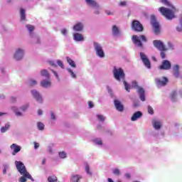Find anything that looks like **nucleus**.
Listing matches in <instances>:
<instances>
[{
	"mask_svg": "<svg viewBox=\"0 0 182 182\" xmlns=\"http://www.w3.org/2000/svg\"><path fill=\"white\" fill-rule=\"evenodd\" d=\"M173 75L175 77H180V71H173Z\"/></svg>",
	"mask_w": 182,
	"mask_h": 182,
	"instance_id": "09e8293b",
	"label": "nucleus"
},
{
	"mask_svg": "<svg viewBox=\"0 0 182 182\" xmlns=\"http://www.w3.org/2000/svg\"><path fill=\"white\" fill-rule=\"evenodd\" d=\"M107 181H108V182H114L113 180H112V178H109L107 179Z\"/></svg>",
	"mask_w": 182,
	"mask_h": 182,
	"instance_id": "774afa93",
	"label": "nucleus"
},
{
	"mask_svg": "<svg viewBox=\"0 0 182 182\" xmlns=\"http://www.w3.org/2000/svg\"><path fill=\"white\" fill-rule=\"evenodd\" d=\"M95 11H94V14L95 15H99V14H100V8H94Z\"/></svg>",
	"mask_w": 182,
	"mask_h": 182,
	"instance_id": "49530a36",
	"label": "nucleus"
},
{
	"mask_svg": "<svg viewBox=\"0 0 182 182\" xmlns=\"http://www.w3.org/2000/svg\"><path fill=\"white\" fill-rule=\"evenodd\" d=\"M141 59L146 68L147 69H150L151 68V64L150 63V60L147 58V55H144V53H140Z\"/></svg>",
	"mask_w": 182,
	"mask_h": 182,
	"instance_id": "9b49d317",
	"label": "nucleus"
},
{
	"mask_svg": "<svg viewBox=\"0 0 182 182\" xmlns=\"http://www.w3.org/2000/svg\"><path fill=\"white\" fill-rule=\"evenodd\" d=\"M23 56H25V49L23 48H17L15 49L13 59L19 62L23 59Z\"/></svg>",
	"mask_w": 182,
	"mask_h": 182,
	"instance_id": "39448f33",
	"label": "nucleus"
},
{
	"mask_svg": "<svg viewBox=\"0 0 182 182\" xmlns=\"http://www.w3.org/2000/svg\"><path fill=\"white\" fill-rule=\"evenodd\" d=\"M164 52H166V50L161 51V57L162 59L166 58V53Z\"/></svg>",
	"mask_w": 182,
	"mask_h": 182,
	"instance_id": "8fccbe9b",
	"label": "nucleus"
},
{
	"mask_svg": "<svg viewBox=\"0 0 182 182\" xmlns=\"http://www.w3.org/2000/svg\"><path fill=\"white\" fill-rule=\"evenodd\" d=\"M132 87H134L135 89H136V92L139 96L140 100H141V102H145L146 101V95H144V93H145L144 88H143L141 87H139V85L137 84V82H136V81H133L132 82Z\"/></svg>",
	"mask_w": 182,
	"mask_h": 182,
	"instance_id": "20e7f679",
	"label": "nucleus"
},
{
	"mask_svg": "<svg viewBox=\"0 0 182 182\" xmlns=\"http://www.w3.org/2000/svg\"><path fill=\"white\" fill-rule=\"evenodd\" d=\"M119 5H120L121 6H126V1H121V2L119 3Z\"/></svg>",
	"mask_w": 182,
	"mask_h": 182,
	"instance_id": "e2e57ef3",
	"label": "nucleus"
},
{
	"mask_svg": "<svg viewBox=\"0 0 182 182\" xmlns=\"http://www.w3.org/2000/svg\"><path fill=\"white\" fill-rule=\"evenodd\" d=\"M125 177H127V178H130V173H127Z\"/></svg>",
	"mask_w": 182,
	"mask_h": 182,
	"instance_id": "338daca9",
	"label": "nucleus"
},
{
	"mask_svg": "<svg viewBox=\"0 0 182 182\" xmlns=\"http://www.w3.org/2000/svg\"><path fill=\"white\" fill-rule=\"evenodd\" d=\"M143 116V113L140 111H137L135 113L133 114L132 117H131L132 122H136L139 120Z\"/></svg>",
	"mask_w": 182,
	"mask_h": 182,
	"instance_id": "5701e85b",
	"label": "nucleus"
},
{
	"mask_svg": "<svg viewBox=\"0 0 182 182\" xmlns=\"http://www.w3.org/2000/svg\"><path fill=\"white\" fill-rule=\"evenodd\" d=\"M10 149L12 151L11 153L12 156H16L17 153H19V151L22 150V147L21 146H18L16 144H12L10 146Z\"/></svg>",
	"mask_w": 182,
	"mask_h": 182,
	"instance_id": "f8f14e48",
	"label": "nucleus"
},
{
	"mask_svg": "<svg viewBox=\"0 0 182 182\" xmlns=\"http://www.w3.org/2000/svg\"><path fill=\"white\" fill-rule=\"evenodd\" d=\"M153 43H154V46L161 52H163V50H167V49L166 48V46H164V43H162L161 41L155 40L153 41Z\"/></svg>",
	"mask_w": 182,
	"mask_h": 182,
	"instance_id": "9d476101",
	"label": "nucleus"
},
{
	"mask_svg": "<svg viewBox=\"0 0 182 182\" xmlns=\"http://www.w3.org/2000/svg\"><path fill=\"white\" fill-rule=\"evenodd\" d=\"M6 132H8V129L5 127H2L1 128V133H5Z\"/></svg>",
	"mask_w": 182,
	"mask_h": 182,
	"instance_id": "603ef678",
	"label": "nucleus"
},
{
	"mask_svg": "<svg viewBox=\"0 0 182 182\" xmlns=\"http://www.w3.org/2000/svg\"><path fill=\"white\" fill-rule=\"evenodd\" d=\"M41 76L46 77V79H49V73H48V70H41Z\"/></svg>",
	"mask_w": 182,
	"mask_h": 182,
	"instance_id": "2f4dec72",
	"label": "nucleus"
},
{
	"mask_svg": "<svg viewBox=\"0 0 182 182\" xmlns=\"http://www.w3.org/2000/svg\"><path fill=\"white\" fill-rule=\"evenodd\" d=\"M180 69V67L178 65H176L173 67V72H177Z\"/></svg>",
	"mask_w": 182,
	"mask_h": 182,
	"instance_id": "de8ad7c7",
	"label": "nucleus"
},
{
	"mask_svg": "<svg viewBox=\"0 0 182 182\" xmlns=\"http://www.w3.org/2000/svg\"><path fill=\"white\" fill-rule=\"evenodd\" d=\"M167 46L168 47H166V50H174V44L171 41L167 43Z\"/></svg>",
	"mask_w": 182,
	"mask_h": 182,
	"instance_id": "c85d7f7f",
	"label": "nucleus"
},
{
	"mask_svg": "<svg viewBox=\"0 0 182 182\" xmlns=\"http://www.w3.org/2000/svg\"><path fill=\"white\" fill-rule=\"evenodd\" d=\"M73 36L75 42H83V41H85V37L81 33H74L73 34Z\"/></svg>",
	"mask_w": 182,
	"mask_h": 182,
	"instance_id": "6ab92c4d",
	"label": "nucleus"
},
{
	"mask_svg": "<svg viewBox=\"0 0 182 182\" xmlns=\"http://www.w3.org/2000/svg\"><path fill=\"white\" fill-rule=\"evenodd\" d=\"M57 65L60 66L62 69H65V65H63V63L60 60H57Z\"/></svg>",
	"mask_w": 182,
	"mask_h": 182,
	"instance_id": "37998d69",
	"label": "nucleus"
},
{
	"mask_svg": "<svg viewBox=\"0 0 182 182\" xmlns=\"http://www.w3.org/2000/svg\"><path fill=\"white\" fill-rule=\"evenodd\" d=\"M142 42H146L147 39L146 38V36H132V42L135 45V46H137L138 48H141L143 46Z\"/></svg>",
	"mask_w": 182,
	"mask_h": 182,
	"instance_id": "0eeeda50",
	"label": "nucleus"
},
{
	"mask_svg": "<svg viewBox=\"0 0 182 182\" xmlns=\"http://www.w3.org/2000/svg\"><path fill=\"white\" fill-rule=\"evenodd\" d=\"M112 73L114 75V79H116L117 82H123L125 90H127V92H130V89H132V87L126 82V80H124L126 77V74H124V71L123 70V69L114 67Z\"/></svg>",
	"mask_w": 182,
	"mask_h": 182,
	"instance_id": "f03ea898",
	"label": "nucleus"
},
{
	"mask_svg": "<svg viewBox=\"0 0 182 182\" xmlns=\"http://www.w3.org/2000/svg\"><path fill=\"white\" fill-rule=\"evenodd\" d=\"M36 80H30L29 82H28V85L30 86H35L36 85Z\"/></svg>",
	"mask_w": 182,
	"mask_h": 182,
	"instance_id": "c03bdc74",
	"label": "nucleus"
},
{
	"mask_svg": "<svg viewBox=\"0 0 182 182\" xmlns=\"http://www.w3.org/2000/svg\"><path fill=\"white\" fill-rule=\"evenodd\" d=\"M164 5H167V6H169V8L166 7H160L159 9V12H161V15L163 16H165L166 19L168 21H171V19H174L176 18V16L174 15L176 12V8L173 6L171 4H170V2H168L167 0H160Z\"/></svg>",
	"mask_w": 182,
	"mask_h": 182,
	"instance_id": "f257e3e1",
	"label": "nucleus"
},
{
	"mask_svg": "<svg viewBox=\"0 0 182 182\" xmlns=\"http://www.w3.org/2000/svg\"><path fill=\"white\" fill-rule=\"evenodd\" d=\"M11 110L15 112L16 116L21 117L22 116V112L18 111V107H11Z\"/></svg>",
	"mask_w": 182,
	"mask_h": 182,
	"instance_id": "7c9ffc66",
	"label": "nucleus"
},
{
	"mask_svg": "<svg viewBox=\"0 0 182 182\" xmlns=\"http://www.w3.org/2000/svg\"><path fill=\"white\" fill-rule=\"evenodd\" d=\"M139 105V102H134V107H137Z\"/></svg>",
	"mask_w": 182,
	"mask_h": 182,
	"instance_id": "69168bd1",
	"label": "nucleus"
},
{
	"mask_svg": "<svg viewBox=\"0 0 182 182\" xmlns=\"http://www.w3.org/2000/svg\"><path fill=\"white\" fill-rule=\"evenodd\" d=\"M67 62H68V65H70V66H71V68H76V63L70 58L67 57Z\"/></svg>",
	"mask_w": 182,
	"mask_h": 182,
	"instance_id": "bb28decb",
	"label": "nucleus"
},
{
	"mask_svg": "<svg viewBox=\"0 0 182 182\" xmlns=\"http://www.w3.org/2000/svg\"><path fill=\"white\" fill-rule=\"evenodd\" d=\"M93 48L95 52V55H97L98 58H100L101 59L105 58V51L103 50V46H102V44L97 42H94Z\"/></svg>",
	"mask_w": 182,
	"mask_h": 182,
	"instance_id": "423d86ee",
	"label": "nucleus"
},
{
	"mask_svg": "<svg viewBox=\"0 0 182 182\" xmlns=\"http://www.w3.org/2000/svg\"><path fill=\"white\" fill-rule=\"evenodd\" d=\"M43 112L42 111V109H38V116H42Z\"/></svg>",
	"mask_w": 182,
	"mask_h": 182,
	"instance_id": "052dcab7",
	"label": "nucleus"
},
{
	"mask_svg": "<svg viewBox=\"0 0 182 182\" xmlns=\"http://www.w3.org/2000/svg\"><path fill=\"white\" fill-rule=\"evenodd\" d=\"M178 95L182 97V91L179 90L178 92L177 91H173L171 93V100H172V102H176V100H177V96H178Z\"/></svg>",
	"mask_w": 182,
	"mask_h": 182,
	"instance_id": "4be33fe9",
	"label": "nucleus"
},
{
	"mask_svg": "<svg viewBox=\"0 0 182 182\" xmlns=\"http://www.w3.org/2000/svg\"><path fill=\"white\" fill-rule=\"evenodd\" d=\"M85 2L90 8H100V5L96 0H85Z\"/></svg>",
	"mask_w": 182,
	"mask_h": 182,
	"instance_id": "2eb2a0df",
	"label": "nucleus"
},
{
	"mask_svg": "<svg viewBox=\"0 0 182 182\" xmlns=\"http://www.w3.org/2000/svg\"><path fill=\"white\" fill-rule=\"evenodd\" d=\"M34 149L36 150V149H39V144L35 142L34 143Z\"/></svg>",
	"mask_w": 182,
	"mask_h": 182,
	"instance_id": "bf43d9fd",
	"label": "nucleus"
},
{
	"mask_svg": "<svg viewBox=\"0 0 182 182\" xmlns=\"http://www.w3.org/2000/svg\"><path fill=\"white\" fill-rule=\"evenodd\" d=\"M94 143L97 144V146H102V142L101 139H94Z\"/></svg>",
	"mask_w": 182,
	"mask_h": 182,
	"instance_id": "a19ab883",
	"label": "nucleus"
},
{
	"mask_svg": "<svg viewBox=\"0 0 182 182\" xmlns=\"http://www.w3.org/2000/svg\"><path fill=\"white\" fill-rule=\"evenodd\" d=\"M84 26H85L83 25V23L78 22L73 26V31L75 32H82L83 31Z\"/></svg>",
	"mask_w": 182,
	"mask_h": 182,
	"instance_id": "f3484780",
	"label": "nucleus"
},
{
	"mask_svg": "<svg viewBox=\"0 0 182 182\" xmlns=\"http://www.w3.org/2000/svg\"><path fill=\"white\" fill-rule=\"evenodd\" d=\"M26 28H27V31H28L31 36H32V32H33L35 27L31 24H28L26 26Z\"/></svg>",
	"mask_w": 182,
	"mask_h": 182,
	"instance_id": "cd10ccee",
	"label": "nucleus"
},
{
	"mask_svg": "<svg viewBox=\"0 0 182 182\" xmlns=\"http://www.w3.org/2000/svg\"><path fill=\"white\" fill-rule=\"evenodd\" d=\"M114 105L117 112H123L124 110V107L119 100H114Z\"/></svg>",
	"mask_w": 182,
	"mask_h": 182,
	"instance_id": "a211bd4d",
	"label": "nucleus"
},
{
	"mask_svg": "<svg viewBox=\"0 0 182 182\" xmlns=\"http://www.w3.org/2000/svg\"><path fill=\"white\" fill-rule=\"evenodd\" d=\"M112 173L114 176H120V169L119 168H114L112 169Z\"/></svg>",
	"mask_w": 182,
	"mask_h": 182,
	"instance_id": "ea45409f",
	"label": "nucleus"
},
{
	"mask_svg": "<svg viewBox=\"0 0 182 182\" xmlns=\"http://www.w3.org/2000/svg\"><path fill=\"white\" fill-rule=\"evenodd\" d=\"M177 32H182V16L179 19V25L176 28Z\"/></svg>",
	"mask_w": 182,
	"mask_h": 182,
	"instance_id": "c756f323",
	"label": "nucleus"
},
{
	"mask_svg": "<svg viewBox=\"0 0 182 182\" xmlns=\"http://www.w3.org/2000/svg\"><path fill=\"white\" fill-rule=\"evenodd\" d=\"M49 63L51 66H56V63H55V61H50Z\"/></svg>",
	"mask_w": 182,
	"mask_h": 182,
	"instance_id": "680f3d73",
	"label": "nucleus"
},
{
	"mask_svg": "<svg viewBox=\"0 0 182 182\" xmlns=\"http://www.w3.org/2000/svg\"><path fill=\"white\" fill-rule=\"evenodd\" d=\"M4 170H9V164H4Z\"/></svg>",
	"mask_w": 182,
	"mask_h": 182,
	"instance_id": "864d4df0",
	"label": "nucleus"
},
{
	"mask_svg": "<svg viewBox=\"0 0 182 182\" xmlns=\"http://www.w3.org/2000/svg\"><path fill=\"white\" fill-rule=\"evenodd\" d=\"M97 117L99 122H103L104 120H106V117H105V116H103L102 114H97Z\"/></svg>",
	"mask_w": 182,
	"mask_h": 182,
	"instance_id": "79ce46f5",
	"label": "nucleus"
},
{
	"mask_svg": "<svg viewBox=\"0 0 182 182\" xmlns=\"http://www.w3.org/2000/svg\"><path fill=\"white\" fill-rule=\"evenodd\" d=\"M60 33H62V35H63V36H68V33H69V30H68L67 28H62L60 30Z\"/></svg>",
	"mask_w": 182,
	"mask_h": 182,
	"instance_id": "e433bc0d",
	"label": "nucleus"
},
{
	"mask_svg": "<svg viewBox=\"0 0 182 182\" xmlns=\"http://www.w3.org/2000/svg\"><path fill=\"white\" fill-rule=\"evenodd\" d=\"M31 95L38 102V103H42L43 102V100L42 98V95L38 92L36 90H31Z\"/></svg>",
	"mask_w": 182,
	"mask_h": 182,
	"instance_id": "4468645a",
	"label": "nucleus"
},
{
	"mask_svg": "<svg viewBox=\"0 0 182 182\" xmlns=\"http://www.w3.org/2000/svg\"><path fill=\"white\" fill-rule=\"evenodd\" d=\"M48 182H58V178L55 176H50L48 178Z\"/></svg>",
	"mask_w": 182,
	"mask_h": 182,
	"instance_id": "473e14b6",
	"label": "nucleus"
},
{
	"mask_svg": "<svg viewBox=\"0 0 182 182\" xmlns=\"http://www.w3.org/2000/svg\"><path fill=\"white\" fill-rule=\"evenodd\" d=\"M67 70L68 73L70 75L71 77H73V79H76V74H75V73L73 72V70H72V69L67 68Z\"/></svg>",
	"mask_w": 182,
	"mask_h": 182,
	"instance_id": "c9c22d12",
	"label": "nucleus"
},
{
	"mask_svg": "<svg viewBox=\"0 0 182 182\" xmlns=\"http://www.w3.org/2000/svg\"><path fill=\"white\" fill-rule=\"evenodd\" d=\"M88 106H89L90 109L93 108V107H94V105H93V102H89V103H88Z\"/></svg>",
	"mask_w": 182,
	"mask_h": 182,
	"instance_id": "13d9d810",
	"label": "nucleus"
},
{
	"mask_svg": "<svg viewBox=\"0 0 182 182\" xmlns=\"http://www.w3.org/2000/svg\"><path fill=\"white\" fill-rule=\"evenodd\" d=\"M159 69L169 70V69H171V63L167 60H164L161 65H160Z\"/></svg>",
	"mask_w": 182,
	"mask_h": 182,
	"instance_id": "dca6fc26",
	"label": "nucleus"
},
{
	"mask_svg": "<svg viewBox=\"0 0 182 182\" xmlns=\"http://www.w3.org/2000/svg\"><path fill=\"white\" fill-rule=\"evenodd\" d=\"M37 127L38 130H43V129H45V124L41 122H39L37 123Z\"/></svg>",
	"mask_w": 182,
	"mask_h": 182,
	"instance_id": "4c0bfd02",
	"label": "nucleus"
},
{
	"mask_svg": "<svg viewBox=\"0 0 182 182\" xmlns=\"http://www.w3.org/2000/svg\"><path fill=\"white\" fill-rule=\"evenodd\" d=\"M41 86L44 87L45 89H48V87H50L52 86V82H50V78H46L45 80H41Z\"/></svg>",
	"mask_w": 182,
	"mask_h": 182,
	"instance_id": "aec40b11",
	"label": "nucleus"
},
{
	"mask_svg": "<svg viewBox=\"0 0 182 182\" xmlns=\"http://www.w3.org/2000/svg\"><path fill=\"white\" fill-rule=\"evenodd\" d=\"M167 82H168V80L166 77L156 79V83L158 87H161V86H166V85H167Z\"/></svg>",
	"mask_w": 182,
	"mask_h": 182,
	"instance_id": "ddd939ff",
	"label": "nucleus"
},
{
	"mask_svg": "<svg viewBox=\"0 0 182 182\" xmlns=\"http://www.w3.org/2000/svg\"><path fill=\"white\" fill-rule=\"evenodd\" d=\"M52 72L54 74V75L55 76L56 79H58V80H59V75H58V73H56L55 70H52Z\"/></svg>",
	"mask_w": 182,
	"mask_h": 182,
	"instance_id": "6e6d98bb",
	"label": "nucleus"
},
{
	"mask_svg": "<svg viewBox=\"0 0 182 182\" xmlns=\"http://www.w3.org/2000/svg\"><path fill=\"white\" fill-rule=\"evenodd\" d=\"M85 168L87 174H88V176H92V172L90 171V167L89 166V164H85Z\"/></svg>",
	"mask_w": 182,
	"mask_h": 182,
	"instance_id": "72a5a7b5",
	"label": "nucleus"
},
{
	"mask_svg": "<svg viewBox=\"0 0 182 182\" xmlns=\"http://www.w3.org/2000/svg\"><path fill=\"white\" fill-rule=\"evenodd\" d=\"M151 23L152 25L154 33H156V35L158 33H160V25L159 24V22L156 21V16H151Z\"/></svg>",
	"mask_w": 182,
	"mask_h": 182,
	"instance_id": "6e6552de",
	"label": "nucleus"
},
{
	"mask_svg": "<svg viewBox=\"0 0 182 182\" xmlns=\"http://www.w3.org/2000/svg\"><path fill=\"white\" fill-rule=\"evenodd\" d=\"M4 127H6V130H9V127H11V125L9 123H7L5 124Z\"/></svg>",
	"mask_w": 182,
	"mask_h": 182,
	"instance_id": "4d7b16f0",
	"label": "nucleus"
},
{
	"mask_svg": "<svg viewBox=\"0 0 182 182\" xmlns=\"http://www.w3.org/2000/svg\"><path fill=\"white\" fill-rule=\"evenodd\" d=\"M50 119L51 120H56V117L55 116V114H53V112L50 113Z\"/></svg>",
	"mask_w": 182,
	"mask_h": 182,
	"instance_id": "3c124183",
	"label": "nucleus"
},
{
	"mask_svg": "<svg viewBox=\"0 0 182 182\" xmlns=\"http://www.w3.org/2000/svg\"><path fill=\"white\" fill-rule=\"evenodd\" d=\"M28 109V105H23L21 107V109L23 111V112H25V110H26Z\"/></svg>",
	"mask_w": 182,
	"mask_h": 182,
	"instance_id": "5fc2aeb1",
	"label": "nucleus"
},
{
	"mask_svg": "<svg viewBox=\"0 0 182 182\" xmlns=\"http://www.w3.org/2000/svg\"><path fill=\"white\" fill-rule=\"evenodd\" d=\"M105 14H107V15H113V13L110 11H105Z\"/></svg>",
	"mask_w": 182,
	"mask_h": 182,
	"instance_id": "0e129e2a",
	"label": "nucleus"
},
{
	"mask_svg": "<svg viewBox=\"0 0 182 182\" xmlns=\"http://www.w3.org/2000/svg\"><path fill=\"white\" fill-rule=\"evenodd\" d=\"M82 178V176L80 175H73L70 178L71 182H79V180Z\"/></svg>",
	"mask_w": 182,
	"mask_h": 182,
	"instance_id": "393cba45",
	"label": "nucleus"
},
{
	"mask_svg": "<svg viewBox=\"0 0 182 182\" xmlns=\"http://www.w3.org/2000/svg\"><path fill=\"white\" fill-rule=\"evenodd\" d=\"M53 147H55L53 144H50L48 146V151L50 154H53Z\"/></svg>",
	"mask_w": 182,
	"mask_h": 182,
	"instance_id": "f704fd0d",
	"label": "nucleus"
},
{
	"mask_svg": "<svg viewBox=\"0 0 182 182\" xmlns=\"http://www.w3.org/2000/svg\"><path fill=\"white\" fill-rule=\"evenodd\" d=\"M16 167L20 173V174L23 176L20 177L19 182H26V178H29L31 181H33V178L28 173V171H26V167L23 164V163L21 161H15Z\"/></svg>",
	"mask_w": 182,
	"mask_h": 182,
	"instance_id": "7ed1b4c3",
	"label": "nucleus"
},
{
	"mask_svg": "<svg viewBox=\"0 0 182 182\" xmlns=\"http://www.w3.org/2000/svg\"><path fill=\"white\" fill-rule=\"evenodd\" d=\"M132 28L136 32H141L143 31V25L137 20H134L132 23Z\"/></svg>",
	"mask_w": 182,
	"mask_h": 182,
	"instance_id": "1a4fd4ad",
	"label": "nucleus"
},
{
	"mask_svg": "<svg viewBox=\"0 0 182 182\" xmlns=\"http://www.w3.org/2000/svg\"><path fill=\"white\" fill-rule=\"evenodd\" d=\"M112 31L113 36H120V28L117 26H113Z\"/></svg>",
	"mask_w": 182,
	"mask_h": 182,
	"instance_id": "b1692460",
	"label": "nucleus"
},
{
	"mask_svg": "<svg viewBox=\"0 0 182 182\" xmlns=\"http://www.w3.org/2000/svg\"><path fill=\"white\" fill-rule=\"evenodd\" d=\"M162 125L163 124L161 123V121L159 119H154L152 121V126L155 129V130H160Z\"/></svg>",
	"mask_w": 182,
	"mask_h": 182,
	"instance_id": "412c9836",
	"label": "nucleus"
},
{
	"mask_svg": "<svg viewBox=\"0 0 182 182\" xmlns=\"http://www.w3.org/2000/svg\"><path fill=\"white\" fill-rule=\"evenodd\" d=\"M58 156H59L60 159H66L67 154L65 151H60L58 153Z\"/></svg>",
	"mask_w": 182,
	"mask_h": 182,
	"instance_id": "58836bf2",
	"label": "nucleus"
},
{
	"mask_svg": "<svg viewBox=\"0 0 182 182\" xmlns=\"http://www.w3.org/2000/svg\"><path fill=\"white\" fill-rule=\"evenodd\" d=\"M20 15L21 21H25L26 19V14L25 9H20Z\"/></svg>",
	"mask_w": 182,
	"mask_h": 182,
	"instance_id": "a878e982",
	"label": "nucleus"
},
{
	"mask_svg": "<svg viewBox=\"0 0 182 182\" xmlns=\"http://www.w3.org/2000/svg\"><path fill=\"white\" fill-rule=\"evenodd\" d=\"M148 112L149 113V114H153L154 113L153 107H151V106H148Z\"/></svg>",
	"mask_w": 182,
	"mask_h": 182,
	"instance_id": "a18cd8bd",
	"label": "nucleus"
}]
</instances>
